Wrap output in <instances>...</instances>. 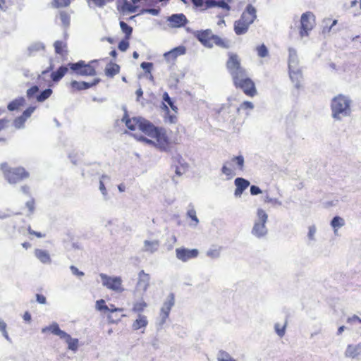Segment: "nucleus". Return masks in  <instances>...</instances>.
I'll return each mask as SVG.
<instances>
[{
  "label": "nucleus",
  "instance_id": "obj_1",
  "mask_svg": "<svg viewBox=\"0 0 361 361\" xmlns=\"http://www.w3.org/2000/svg\"><path fill=\"white\" fill-rule=\"evenodd\" d=\"M195 37L207 48H212L214 46L222 49H229L231 42L226 38H222L213 33L211 29L197 30L194 33Z\"/></svg>",
  "mask_w": 361,
  "mask_h": 361
},
{
  "label": "nucleus",
  "instance_id": "obj_2",
  "mask_svg": "<svg viewBox=\"0 0 361 361\" xmlns=\"http://www.w3.org/2000/svg\"><path fill=\"white\" fill-rule=\"evenodd\" d=\"M0 170L2 171L4 178L10 184H16L30 176L29 172L25 168L22 166L13 168L9 166L6 162L0 164Z\"/></svg>",
  "mask_w": 361,
  "mask_h": 361
},
{
  "label": "nucleus",
  "instance_id": "obj_3",
  "mask_svg": "<svg viewBox=\"0 0 361 361\" xmlns=\"http://www.w3.org/2000/svg\"><path fill=\"white\" fill-rule=\"evenodd\" d=\"M331 109L333 118L341 120L342 117L350 115V100L343 94H338L332 99Z\"/></svg>",
  "mask_w": 361,
  "mask_h": 361
},
{
  "label": "nucleus",
  "instance_id": "obj_4",
  "mask_svg": "<svg viewBox=\"0 0 361 361\" xmlns=\"http://www.w3.org/2000/svg\"><path fill=\"white\" fill-rule=\"evenodd\" d=\"M47 331H49L52 334L59 336L60 338L64 339L66 342L68 343V348L69 350H71L74 352H75L78 350V339L71 338V336L68 334L62 331L59 328V326L57 323L54 322L49 326H46L42 329V333H46Z\"/></svg>",
  "mask_w": 361,
  "mask_h": 361
},
{
  "label": "nucleus",
  "instance_id": "obj_5",
  "mask_svg": "<svg viewBox=\"0 0 361 361\" xmlns=\"http://www.w3.org/2000/svg\"><path fill=\"white\" fill-rule=\"evenodd\" d=\"M228 59L226 62V67L230 73L232 80L238 76L245 73L246 69L242 66L241 59L239 55L234 52L227 54Z\"/></svg>",
  "mask_w": 361,
  "mask_h": 361
},
{
  "label": "nucleus",
  "instance_id": "obj_6",
  "mask_svg": "<svg viewBox=\"0 0 361 361\" xmlns=\"http://www.w3.org/2000/svg\"><path fill=\"white\" fill-rule=\"evenodd\" d=\"M233 82L236 88L243 90V93L250 97H253L257 94L255 84L253 80L247 76V72L233 79Z\"/></svg>",
  "mask_w": 361,
  "mask_h": 361
},
{
  "label": "nucleus",
  "instance_id": "obj_7",
  "mask_svg": "<svg viewBox=\"0 0 361 361\" xmlns=\"http://www.w3.org/2000/svg\"><path fill=\"white\" fill-rule=\"evenodd\" d=\"M98 62V60H92L88 63H85L84 61L81 60L77 63H69L68 67L80 75L94 76L97 74L96 68Z\"/></svg>",
  "mask_w": 361,
  "mask_h": 361
},
{
  "label": "nucleus",
  "instance_id": "obj_8",
  "mask_svg": "<svg viewBox=\"0 0 361 361\" xmlns=\"http://www.w3.org/2000/svg\"><path fill=\"white\" fill-rule=\"evenodd\" d=\"M244 168V158L243 156L233 157L231 161H227L223 166L221 171L229 178L235 175V170L243 171Z\"/></svg>",
  "mask_w": 361,
  "mask_h": 361
},
{
  "label": "nucleus",
  "instance_id": "obj_9",
  "mask_svg": "<svg viewBox=\"0 0 361 361\" xmlns=\"http://www.w3.org/2000/svg\"><path fill=\"white\" fill-rule=\"evenodd\" d=\"M162 98L163 102L161 104V109L166 114V120L170 123H176L178 120L177 116L176 114H170L169 106L175 112V114H177L178 112V107L174 104L173 101L166 92L163 94Z\"/></svg>",
  "mask_w": 361,
  "mask_h": 361
},
{
  "label": "nucleus",
  "instance_id": "obj_10",
  "mask_svg": "<svg viewBox=\"0 0 361 361\" xmlns=\"http://www.w3.org/2000/svg\"><path fill=\"white\" fill-rule=\"evenodd\" d=\"M156 140V146L162 151H168L171 148V142L163 128H158L151 137Z\"/></svg>",
  "mask_w": 361,
  "mask_h": 361
},
{
  "label": "nucleus",
  "instance_id": "obj_11",
  "mask_svg": "<svg viewBox=\"0 0 361 361\" xmlns=\"http://www.w3.org/2000/svg\"><path fill=\"white\" fill-rule=\"evenodd\" d=\"M257 216L259 221L255 224L252 233L255 236L261 238L264 236L267 233L265 224L267 221L268 216L263 209H259L257 210Z\"/></svg>",
  "mask_w": 361,
  "mask_h": 361
},
{
  "label": "nucleus",
  "instance_id": "obj_12",
  "mask_svg": "<svg viewBox=\"0 0 361 361\" xmlns=\"http://www.w3.org/2000/svg\"><path fill=\"white\" fill-rule=\"evenodd\" d=\"M103 285L108 289L115 292L121 293L124 290L122 279L120 276H109L105 274H100Z\"/></svg>",
  "mask_w": 361,
  "mask_h": 361
},
{
  "label": "nucleus",
  "instance_id": "obj_13",
  "mask_svg": "<svg viewBox=\"0 0 361 361\" xmlns=\"http://www.w3.org/2000/svg\"><path fill=\"white\" fill-rule=\"evenodd\" d=\"M300 35L301 37L307 36L309 32L314 25V16L310 12H307L301 16Z\"/></svg>",
  "mask_w": 361,
  "mask_h": 361
},
{
  "label": "nucleus",
  "instance_id": "obj_14",
  "mask_svg": "<svg viewBox=\"0 0 361 361\" xmlns=\"http://www.w3.org/2000/svg\"><path fill=\"white\" fill-rule=\"evenodd\" d=\"M199 255V251L197 249H187L185 247H180L176 250V257L182 261L187 262L191 259L196 258Z\"/></svg>",
  "mask_w": 361,
  "mask_h": 361
},
{
  "label": "nucleus",
  "instance_id": "obj_15",
  "mask_svg": "<svg viewBox=\"0 0 361 361\" xmlns=\"http://www.w3.org/2000/svg\"><path fill=\"white\" fill-rule=\"evenodd\" d=\"M100 81L99 78H94L91 82L72 80L70 83V88L72 92L82 91L96 86Z\"/></svg>",
  "mask_w": 361,
  "mask_h": 361
},
{
  "label": "nucleus",
  "instance_id": "obj_16",
  "mask_svg": "<svg viewBox=\"0 0 361 361\" xmlns=\"http://www.w3.org/2000/svg\"><path fill=\"white\" fill-rule=\"evenodd\" d=\"M140 0H117V10L123 14L134 13L137 7L135 6Z\"/></svg>",
  "mask_w": 361,
  "mask_h": 361
},
{
  "label": "nucleus",
  "instance_id": "obj_17",
  "mask_svg": "<svg viewBox=\"0 0 361 361\" xmlns=\"http://www.w3.org/2000/svg\"><path fill=\"white\" fill-rule=\"evenodd\" d=\"M257 15L255 8L252 5L248 4L243 12L240 19L250 25L255 21Z\"/></svg>",
  "mask_w": 361,
  "mask_h": 361
},
{
  "label": "nucleus",
  "instance_id": "obj_18",
  "mask_svg": "<svg viewBox=\"0 0 361 361\" xmlns=\"http://www.w3.org/2000/svg\"><path fill=\"white\" fill-rule=\"evenodd\" d=\"M138 122V129L150 137L158 128V127H155L151 122L143 118H140Z\"/></svg>",
  "mask_w": 361,
  "mask_h": 361
},
{
  "label": "nucleus",
  "instance_id": "obj_19",
  "mask_svg": "<svg viewBox=\"0 0 361 361\" xmlns=\"http://www.w3.org/2000/svg\"><path fill=\"white\" fill-rule=\"evenodd\" d=\"M168 22L172 27H181L188 23V20L184 14L179 13L169 16Z\"/></svg>",
  "mask_w": 361,
  "mask_h": 361
},
{
  "label": "nucleus",
  "instance_id": "obj_20",
  "mask_svg": "<svg viewBox=\"0 0 361 361\" xmlns=\"http://www.w3.org/2000/svg\"><path fill=\"white\" fill-rule=\"evenodd\" d=\"M186 49L184 46H178L164 54V59L169 61H174L179 56L185 54Z\"/></svg>",
  "mask_w": 361,
  "mask_h": 361
},
{
  "label": "nucleus",
  "instance_id": "obj_21",
  "mask_svg": "<svg viewBox=\"0 0 361 361\" xmlns=\"http://www.w3.org/2000/svg\"><path fill=\"white\" fill-rule=\"evenodd\" d=\"M109 312L107 315V318L110 323L114 324L118 322L121 318L126 317L123 314H120L118 317L116 318L114 317V313H122L124 311L123 308L116 307L114 305L111 304L109 307V310H106Z\"/></svg>",
  "mask_w": 361,
  "mask_h": 361
},
{
  "label": "nucleus",
  "instance_id": "obj_22",
  "mask_svg": "<svg viewBox=\"0 0 361 361\" xmlns=\"http://www.w3.org/2000/svg\"><path fill=\"white\" fill-rule=\"evenodd\" d=\"M234 183L236 187L234 195L236 197H240L244 190L250 185V182L243 178H235Z\"/></svg>",
  "mask_w": 361,
  "mask_h": 361
},
{
  "label": "nucleus",
  "instance_id": "obj_23",
  "mask_svg": "<svg viewBox=\"0 0 361 361\" xmlns=\"http://www.w3.org/2000/svg\"><path fill=\"white\" fill-rule=\"evenodd\" d=\"M213 7L221 8L226 11H230L229 5L224 0H204V8L203 10Z\"/></svg>",
  "mask_w": 361,
  "mask_h": 361
},
{
  "label": "nucleus",
  "instance_id": "obj_24",
  "mask_svg": "<svg viewBox=\"0 0 361 361\" xmlns=\"http://www.w3.org/2000/svg\"><path fill=\"white\" fill-rule=\"evenodd\" d=\"M150 276L146 274L143 270L139 273V278L137 281V286L146 291L149 286Z\"/></svg>",
  "mask_w": 361,
  "mask_h": 361
},
{
  "label": "nucleus",
  "instance_id": "obj_25",
  "mask_svg": "<svg viewBox=\"0 0 361 361\" xmlns=\"http://www.w3.org/2000/svg\"><path fill=\"white\" fill-rule=\"evenodd\" d=\"M250 25L240 18L238 20H235L233 25L234 32L237 35H241L245 34L248 29Z\"/></svg>",
  "mask_w": 361,
  "mask_h": 361
},
{
  "label": "nucleus",
  "instance_id": "obj_26",
  "mask_svg": "<svg viewBox=\"0 0 361 361\" xmlns=\"http://www.w3.org/2000/svg\"><path fill=\"white\" fill-rule=\"evenodd\" d=\"M160 243L158 240H145L143 250L146 252L154 253L158 250Z\"/></svg>",
  "mask_w": 361,
  "mask_h": 361
},
{
  "label": "nucleus",
  "instance_id": "obj_27",
  "mask_svg": "<svg viewBox=\"0 0 361 361\" xmlns=\"http://www.w3.org/2000/svg\"><path fill=\"white\" fill-rule=\"evenodd\" d=\"M105 75L110 78H114L116 75L118 74L120 72V66L116 63L110 62L106 66Z\"/></svg>",
  "mask_w": 361,
  "mask_h": 361
},
{
  "label": "nucleus",
  "instance_id": "obj_28",
  "mask_svg": "<svg viewBox=\"0 0 361 361\" xmlns=\"http://www.w3.org/2000/svg\"><path fill=\"white\" fill-rule=\"evenodd\" d=\"M55 52L62 57H65L68 54L67 44L65 42L57 40L54 44Z\"/></svg>",
  "mask_w": 361,
  "mask_h": 361
},
{
  "label": "nucleus",
  "instance_id": "obj_29",
  "mask_svg": "<svg viewBox=\"0 0 361 361\" xmlns=\"http://www.w3.org/2000/svg\"><path fill=\"white\" fill-rule=\"evenodd\" d=\"M68 68L67 66H60L56 71L51 74V78L53 82H59L68 72Z\"/></svg>",
  "mask_w": 361,
  "mask_h": 361
},
{
  "label": "nucleus",
  "instance_id": "obj_30",
  "mask_svg": "<svg viewBox=\"0 0 361 361\" xmlns=\"http://www.w3.org/2000/svg\"><path fill=\"white\" fill-rule=\"evenodd\" d=\"M174 305V296L173 294L169 295V299L166 301L161 310V312L164 318L168 317L171 307Z\"/></svg>",
  "mask_w": 361,
  "mask_h": 361
},
{
  "label": "nucleus",
  "instance_id": "obj_31",
  "mask_svg": "<svg viewBox=\"0 0 361 361\" xmlns=\"http://www.w3.org/2000/svg\"><path fill=\"white\" fill-rule=\"evenodd\" d=\"M35 255L43 264H49L51 262V257L48 252L41 249L35 250Z\"/></svg>",
  "mask_w": 361,
  "mask_h": 361
},
{
  "label": "nucleus",
  "instance_id": "obj_32",
  "mask_svg": "<svg viewBox=\"0 0 361 361\" xmlns=\"http://www.w3.org/2000/svg\"><path fill=\"white\" fill-rule=\"evenodd\" d=\"M148 324L147 317L144 315L139 314L138 317L133 322L132 327L133 330H139L145 328Z\"/></svg>",
  "mask_w": 361,
  "mask_h": 361
},
{
  "label": "nucleus",
  "instance_id": "obj_33",
  "mask_svg": "<svg viewBox=\"0 0 361 361\" xmlns=\"http://www.w3.org/2000/svg\"><path fill=\"white\" fill-rule=\"evenodd\" d=\"M289 75L291 80L294 82L295 86L298 88L300 86V81L302 78V72L300 70L293 71L290 69Z\"/></svg>",
  "mask_w": 361,
  "mask_h": 361
},
{
  "label": "nucleus",
  "instance_id": "obj_34",
  "mask_svg": "<svg viewBox=\"0 0 361 361\" xmlns=\"http://www.w3.org/2000/svg\"><path fill=\"white\" fill-rule=\"evenodd\" d=\"M90 8H104L106 4L113 2L114 0H85Z\"/></svg>",
  "mask_w": 361,
  "mask_h": 361
},
{
  "label": "nucleus",
  "instance_id": "obj_35",
  "mask_svg": "<svg viewBox=\"0 0 361 361\" xmlns=\"http://www.w3.org/2000/svg\"><path fill=\"white\" fill-rule=\"evenodd\" d=\"M25 104V99L23 97L16 99L11 102L8 105V109L10 111H14L18 109L20 106Z\"/></svg>",
  "mask_w": 361,
  "mask_h": 361
},
{
  "label": "nucleus",
  "instance_id": "obj_36",
  "mask_svg": "<svg viewBox=\"0 0 361 361\" xmlns=\"http://www.w3.org/2000/svg\"><path fill=\"white\" fill-rule=\"evenodd\" d=\"M119 24L122 32L125 35V37H126V39H130L133 33V27L123 20H121Z\"/></svg>",
  "mask_w": 361,
  "mask_h": 361
},
{
  "label": "nucleus",
  "instance_id": "obj_37",
  "mask_svg": "<svg viewBox=\"0 0 361 361\" xmlns=\"http://www.w3.org/2000/svg\"><path fill=\"white\" fill-rule=\"evenodd\" d=\"M139 121L140 118H128L126 121V126L129 130H135L136 128H138Z\"/></svg>",
  "mask_w": 361,
  "mask_h": 361
},
{
  "label": "nucleus",
  "instance_id": "obj_38",
  "mask_svg": "<svg viewBox=\"0 0 361 361\" xmlns=\"http://www.w3.org/2000/svg\"><path fill=\"white\" fill-rule=\"evenodd\" d=\"M52 94V90L50 88L43 90L39 94L37 95V101L42 102L48 99Z\"/></svg>",
  "mask_w": 361,
  "mask_h": 361
},
{
  "label": "nucleus",
  "instance_id": "obj_39",
  "mask_svg": "<svg viewBox=\"0 0 361 361\" xmlns=\"http://www.w3.org/2000/svg\"><path fill=\"white\" fill-rule=\"evenodd\" d=\"M147 304L145 301L142 300L140 302H135L133 305L132 310L134 312L140 313V312H143L145 310V309L147 307Z\"/></svg>",
  "mask_w": 361,
  "mask_h": 361
},
{
  "label": "nucleus",
  "instance_id": "obj_40",
  "mask_svg": "<svg viewBox=\"0 0 361 361\" xmlns=\"http://www.w3.org/2000/svg\"><path fill=\"white\" fill-rule=\"evenodd\" d=\"M254 105L251 102L245 101L240 104L239 107L237 109V111L240 112L241 110L245 111H250L252 110Z\"/></svg>",
  "mask_w": 361,
  "mask_h": 361
},
{
  "label": "nucleus",
  "instance_id": "obj_41",
  "mask_svg": "<svg viewBox=\"0 0 361 361\" xmlns=\"http://www.w3.org/2000/svg\"><path fill=\"white\" fill-rule=\"evenodd\" d=\"M221 250V247H212L207 251V255L212 258H216V257H219Z\"/></svg>",
  "mask_w": 361,
  "mask_h": 361
},
{
  "label": "nucleus",
  "instance_id": "obj_42",
  "mask_svg": "<svg viewBox=\"0 0 361 361\" xmlns=\"http://www.w3.org/2000/svg\"><path fill=\"white\" fill-rule=\"evenodd\" d=\"M218 361H236L225 351H220L217 357Z\"/></svg>",
  "mask_w": 361,
  "mask_h": 361
},
{
  "label": "nucleus",
  "instance_id": "obj_43",
  "mask_svg": "<svg viewBox=\"0 0 361 361\" xmlns=\"http://www.w3.org/2000/svg\"><path fill=\"white\" fill-rule=\"evenodd\" d=\"M256 50L257 52V55L261 58H264V57H266L268 56V54H269L268 49L264 44L258 46L256 48Z\"/></svg>",
  "mask_w": 361,
  "mask_h": 361
},
{
  "label": "nucleus",
  "instance_id": "obj_44",
  "mask_svg": "<svg viewBox=\"0 0 361 361\" xmlns=\"http://www.w3.org/2000/svg\"><path fill=\"white\" fill-rule=\"evenodd\" d=\"M331 225L334 229H336L344 225V221L342 218L339 216H335L332 219Z\"/></svg>",
  "mask_w": 361,
  "mask_h": 361
},
{
  "label": "nucleus",
  "instance_id": "obj_45",
  "mask_svg": "<svg viewBox=\"0 0 361 361\" xmlns=\"http://www.w3.org/2000/svg\"><path fill=\"white\" fill-rule=\"evenodd\" d=\"M71 4V0H53V6L55 8H61L68 6Z\"/></svg>",
  "mask_w": 361,
  "mask_h": 361
},
{
  "label": "nucleus",
  "instance_id": "obj_46",
  "mask_svg": "<svg viewBox=\"0 0 361 361\" xmlns=\"http://www.w3.org/2000/svg\"><path fill=\"white\" fill-rule=\"evenodd\" d=\"M96 309L99 311H106L109 310V306L105 303L104 300L100 299L96 302Z\"/></svg>",
  "mask_w": 361,
  "mask_h": 361
},
{
  "label": "nucleus",
  "instance_id": "obj_47",
  "mask_svg": "<svg viewBox=\"0 0 361 361\" xmlns=\"http://www.w3.org/2000/svg\"><path fill=\"white\" fill-rule=\"evenodd\" d=\"M129 40L130 39H126V37H124V39H122L118 44V49L121 51H126L129 47Z\"/></svg>",
  "mask_w": 361,
  "mask_h": 361
},
{
  "label": "nucleus",
  "instance_id": "obj_48",
  "mask_svg": "<svg viewBox=\"0 0 361 361\" xmlns=\"http://www.w3.org/2000/svg\"><path fill=\"white\" fill-rule=\"evenodd\" d=\"M39 91V88L37 85L32 86L27 90V97L28 98H32Z\"/></svg>",
  "mask_w": 361,
  "mask_h": 361
},
{
  "label": "nucleus",
  "instance_id": "obj_49",
  "mask_svg": "<svg viewBox=\"0 0 361 361\" xmlns=\"http://www.w3.org/2000/svg\"><path fill=\"white\" fill-rule=\"evenodd\" d=\"M25 121L26 120L22 116L17 117L13 122L15 127L17 128L23 127Z\"/></svg>",
  "mask_w": 361,
  "mask_h": 361
},
{
  "label": "nucleus",
  "instance_id": "obj_50",
  "mask_svg": "<svg viewBox=\"0 0 361 361\" xmlns=\"http://www.w3.org/2000/svg\"><path fill=\"white\" fill-rule=\"evenodd\" d=\"M275 331L279 336H283L285 334V325H281L280 324H275Z\"/></svg>",
  "mask_w": 361,
  "mask_h": 361
},
{
  "label": "nucleus",
  "instance_id": "obj_51",
  "mask_svg": "<svg viewBox=\"0 0 361 361\" xmlns=\"http://www.w3.org/2000/svg\"><path fill=\"white\" fill-rule=\"evenodd\" d=\"M60 18L63 25L66 26L69 25L70 17L68 13L66 12H61L60 14Z\"/></svg>",
  "mask_w": 361,
  "mask_h": 361
},
{
  "label": "nucleus",
  "instance_id": "obj_52",
  "mask_svg": "<svg viewBox=\"0 0 361 361\" xmlns=\"http://www.w3.org/2000/svg\"><path fill=\"white\" fill-rule=\"evenodd\" d=\"M35 106H30L28 107L26 110H25L23 111V113L22 114V116L25 119L27 120L30 116L31 114L33 113V111H35Z\"/></svg>",
  "mask_w": 361,
  "mask_h": 361
},
{
  "label": "nucleus",
  "instance_id": "obj_53",
  "mask_svg": "<svg viewBox=\"0 0 361 361\" xmlns=\"http://www.w3.org/2000/svg\"><path fill=\"white\" fill-rule=\"evenodd\" d=\"M140 66L145 73H149L152 71L153 64L150 62H142Z\"/></svg>",
  "mask_w": 361,
  "mask_h": 361
},
{
  "label": "nucleus",
  "instance_id": "obj_54",
  "mask_svg": "<svg viewBox=\"0 0 361 361\" xmlns=\"http://www.w3.org/2000/svg\"><path fill=\"white\" fill-rule=\"evenodd\" d=\"M25 205L27 207L28 211L30 214L34 212L35 207V201L34 199H31L29 201H27Z\"/></svg>",
  "mask_w": 361,
  "mask_h": 361
},
{
  "label": "nucleus",
  "instance_id": "obj_55",
  "mask_svg": "<svg viewBox=\"0 0 361 361\" xmlns=\"http://www.w3.org/2000/svg\"><path fill=\"white\" fill-rule=\"evenodd\" d=\"M27 232L29 234L36 236L37 238H43L45 236V234H43L40 232L33 231L30 226L27 228Z\"/></svg>",
  "mask_w": 361,
  "mask_h": 361
},
{
  "label": "nucleus",
  "instance_id": "obj_56",
  "mask_svg": "<svg viewBox=\"0 0 361 361\" xmlns=\"http://www.w3.org/2000/svg\"><path fill=\"white\" fill-rule=\"evenodd\" d=\"M188 216L197 224L198 219L196 216V212L194 209H190L188 212Z\"/></svg>",
  "mask_w": 361,
  "mask_h": 361
},
{
  "label": "nucleus",
  "instance_id": "obj_57",
  "mask_svg": "<svg viewBox=\"0 0 361 361\" xmlns=\"http://www.w3.org/2000/svg\"><path fill=\"white\" fill-rule=\"evenodd\" d=\"M196 8H204V1L203 0H190Z\"/></svg>",
  "mask_w": 361,
  "mask_h": 361
},
{
  "label": "nucleus",
  "instance_id": "obj_58",
  "mask_svg": "<svg viewBox=\"0 0 361 361\" xmlns=\"http://www.w3.org/2000/svg\"><path fill=\"white\" fill-rule=\"evenodd\" d=\"M250 193L252 195H257L262 193V190L256 185H252L250 187Z\"/></svg>",
  "mask_w": 361,
  "mask_h": 361
},
{
  "label": "nucleus",
  "instance_id": "obj_59",
  "mask_svg": "<svg viewBox=\"0 0 361 361\" xmlns=\"http://www.w3.org/2000/svg\"><path fill=\"white\" fill-rule=\"evenodd\" d=\"M356 322L361 324V319L358 316H357V315H353V316H352L350 317H348L347 319V322L348 323H354V322Z\"/></svg>",
  "mask_w": 361,
  "mask_h": 361
},
{
  "label": "nucleus",
  "instance_id": "obj_60",
  "mask_svg": "<svg viewBox=\"0 0 361 361\" xmlns=\"http://www.w3.org/2000/svg\"><path fill=\"white\" fill-rule=\"evenodd\" d=\"M36 300L39 304H45L47 302L46 297L42 294H37Z\"/></svg>",
  "mask_w": 361,
  "mask_h": 361
},
{
  "label": "nucleus",
  "instance_id": "obj_61",
  "mask_svg": "<svg viewBox=\"0 0 361 361\" xmlns=\"http://www.w3.org/2000/svg\"><path fill=\"white\" fill-rule=\"evenodd\" d=\"M71 269L72 271V272L75 274V275H78V276H82L84 275V273L82 272V271H80L78 268H76L74 266H71Z\"/></svg>",
  "mask_w": 361,
  "mask_h": 361
},
{
  "label": "nucleus",
  "instance_id": "obj_62",
  "mask_svg": "<svg viewBox=\"0 0 361 361\" xmlns=\"http://www.w3.org/2000/svg\"><path fill=\"white\" fill-rule=\"evenodd\" d=\"M51 70H52V66H50V67H49L47 70L43 71L42 72V74H41V75L39 76V78H38L39 81L42 78V77H43L44 75H46V74L49 73V71H50Z\"/></svg>",
  "mask_w": 361,
  "mask_h": 361
},
{
  "label": "nucleus",
  "instance_id": "obj_63",
  "mask_svg": "<svg viewBox=\"0 0 361 361\" xmlns=\"http://www.w3.org/2000/svg\"><path fill=\"white\" fill-rule=\"evenodd\" d=\"M23 319L25 322H30L31 321V315L28 312H25L23 314Z\"/></svg>",
  "mask_w": 361,
  "mask_h": 361
},
{
  "label": "nucleus",
  "instance_id": "obj_64",
  "mask_svg": "<svg viewBox=\"0 0 361 361\" xmlns=\"http://www.w3.org/2000/svg\"><path fill=\"white\" fill-rule=\"evenodd\" d=\"M6 324L3 320L0 319V330L4 333H6Z\"/></svg>",
  "mask_w": 361,
  "mask_h": 361
}]
</instances>
